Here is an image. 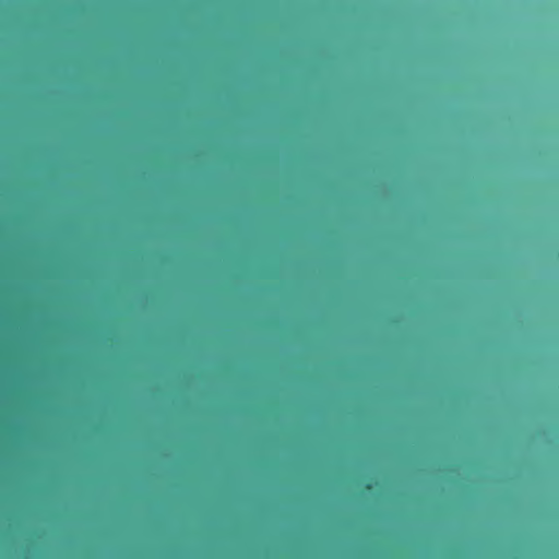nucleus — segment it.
Segmentation results:
<instances>
[{
    "label": "nucleus",
    "mask_w": 559,
    "mask_h": 559,
    "mask_svg": "<svg viewBox=\"0 0 559 559\" xmlns=\"http://www.w3.org/2000/svg\"><path fill=\"white\" fill-rule=\"evenodd\" d=\"M372 488H373L372 484H367L365 487L366 490H371Z\"/></svg>",
    "instance_id": "1"
}]
</instances>
